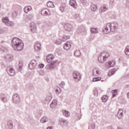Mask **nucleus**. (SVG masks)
Returning <instances> with one entry per match:
<instances>
[{
  "mask_svg": "<svg viewBox=\"0 0 129 129\" xmlns=\"http://www.w3.org/2000/svg\"><path fill=\"white\" fill-rule=\"evenodd\" d=\"M101 99L103 102H106V101H107V100H108V97L106 95H104L102 96Z\"/></svg>",
  "mask_w": 129,
  "mask_h": 129,
  "instance_id": "473e14b6",
  "label": "nucleus"
},
{
  "mask_svg": "<svg viewBox=\"0 0 129 129\" xmlns=\"http://www.w3.org/2000/svg\"><path fill=\"white\" fill-rule=\"evenodd\" d=\"M60 124L61 126H65V125H67V121H66L64 119H61L59 120Z\"/></svg>",
  "mask_w": 129,
  "mask_h": 129,
  "instance_id": "5701e85b",
  "label": "nucleus"
},
{
  "mask_svg": "<svg viewBox=\"0 0 129 129\" xmlns=\"http://www.w3.org/2000/svg\"><path fill=\"white\" fill-rule=\"evenodd\" d=\"M65 8H66V5L65 3H63L60 5L59 10L61 13H64V12H65Z\"/></svg>",
  "mask_w": 129,
  "mask_h": 129,
  "instance_id": "393cba45",
  "label": "nucleus"
},
{
  "mask_svg": "<svg viewBox=\"0 0 129 129\" xmlns=\"http://www.w3.org/2000/svg\"><path fill=\"white\" fill-rule=\"evenodd\" d=\"M2 50H3V51H4V52H6V51H7V49H4V47H3V48H2Z\"/></svg>",
  "mask_w": 129,
  "mask_h": 129,
  "instance_id": "680f3d73",
  "label": "nucleus"
},
{
  "mask_svg": "<svg viewBox=\"0 0 129 129\" xmlns=\"http://www.w3.org/2000/svg\"><path fill=\"white\" fill-rule=\"evenodd\" d=\"M6 71L10 76H14L15 75V70H14L12 67H7Z\"/></svg>",
  "mask_w": 129,
  "mask_h": 129,
  "instance_id": "0eeeda50",
  "label": "nucleus"
},
{
  "mask_svg": "<svg viewBox=\"0 0 129 129\" xmlns=\"http://www.w3.org/2000/svg\"><path fill=\"white\" fill-rule=\"evenodd\" d=\"M34 18V14L31 13L28 16H27V19H29V20H32V19Z\"/></svg>",
  "mask_w": 129,
  "mask_h": 129,
  "instance_id": "79ce46f5",
  "label": "nucleus"
},
{
  "mask_svg": "<svg viewBox=\"0 0 129 129\" xmlns=\"http://www.w3.org/2000/svg\"><path fill=\"white\" fill-rule=\"evenodd\" d=\"M71 45H72V42L71 41H68L63 46V49L68 51L71 48Z\"/></svg>",
  "mask_w": 129,
  "mask_h": 129,
  "instance_id": "9d476101",
  "label": "nucleus"
},
{
  "mask_svg": "<svg viewBox=\"0 0 129 129\" xmlns=\"http://www.w3.org/2000/svg\"><path fill=\"white\" fill-rule=\"evenodd\" d=\"M117 94H112V97H114Z\"/></svg>",
  "mask_w": 129,
  "mask_h": 129,
  "instance_id": "e2e57ef3",
  "label": "nucleus"
},
{
  "mask_svg": "<svg viewBox=\"0 0 129 129\" xmlns=\"http://www.w3.org/2000/svg\"><path fill=\"white\" fill-rule=\"evenodd\" d=\"M64 29L67 32H71L73 29V27L69 23H66L64 25Z\"/></svg>",
  "mask_w": 129,
  "mask_h": 129,
  "instance_id": "6e6552de",
  "label": "nucleus"
},
{
  "mask_svg": "<svg viewBox=\"0 0 129 129\" xmlns=\"http://www.w3.org/2000/svg\"><path fill=\"white\" fill-rule=\"evenodd\" d=\"M30 26L32 33H36L37 32V25L36 23L32 22L30 24Z\"/></svg>",
  "mask_w": 129,
  "mask_h": 129,
  "instance_id": "9b49d317",
  "label": "nucleus"
},
{
  "mask_svg": "<svg viewBox=\"0 0 129 129\" xmlns=\"http://www.w3.org/2000/svg\"><path fill=\"white\" fill-rule=\"evenodd\" d=\"M93 92H94V95H97V90L93 91Z\"/></svg>",
  "mask_w": 129,
  "mask_h": 129,
  "instance_id": "13d9d810",
  "label": "nucleus"
},
{
  "mask_svg": "<svg viewBox=\"0 0 129 129\" xmlns=\"http://www.w3.org/2000/svg\"><path fill=\"white\" fill-rule=\"evenodd\" d=\"M110 5H113V3H114V0H110Z\"/></svg>",
  "mask_w": 129,
  "mask_h": 129,
  "instance_id": "6e6d98bb",
  "label": "nucleus"
},
{
  "mask_svg": "<svg viewBox=\"0 0 129 129\" xmlns=\"http://www.w3.org/2000/svg\"><path fill=\"white\" fill-rule=\"evenodd\" d=\"M31 10H32V7L31 6L26 7L24 9V13H26V14H28Z\"/></svg>",
  "mask_w": 129,
  "mask_h": 129,
  "instance_id": "c756f323",
  "label": "nucleus"
},
{
  "mask_svg": "<svg viewBox=\"0 0 129 129\" xmlns=\"http://www.w3.org/2000/svg\"><path fill=\"white\" fill-rule=\"evenodd\" d=\"M37 66V61L35 60H31L30 63L29 64L28 67L31 70H33L34 68H36Z\"/></svg>",
  "mask_w": 129,
  "mask_h": 129,
  "instance_id": "1a4fd4ad",
  "label": "nucleus"
},
{
  "mask_svg": "<svg viewBox=\"0 0 129 129\" xmlns=\"http://www.w3.org/2000/svg\"><path fill=\"white\" fill-rule=\"evenodd\" d=\"M49 26H52V24H50L49 25Z\"/></svg>",
  "mask_w": 129,
  "mask_h": 129,
  "instance_id": "338daca9",
  "label": "nucleus"
},
{
  "mask_svg": "<svg viewBox=\"0 0 129 129\" xmlns=\"http://www.w3.org/2000/svg\"><path fill=\"white\" fill-rule=\"evenodd\" d=\"M47 7L48 8H55V5H54V3L52 2L48 1L47 3Z\"/></svg>",
  "mask_w": 129,
  "mask_h": 129,
  "instance_id": "c85d7f7f",
  "label": "nucleus"
},
{
  "mask_svg": "<svg viewBox=\"0 0 129 129\" xmlns=\"http://www.w3.org/2000/svg\"><path fill=\"white\" fill-rule=\"evenodd\" d=\"M55 63H56V61H51V62L48 66V68L49 69H54V68H55Z\"/></svg>",
  "mask_w": 129,
  "mask_h": 129,
  "instance_id": "cd10ccee",
  "label": "nucleus"
},
{
  "mask_svg": "<svg viewBox=\"0 0 129 129\" xmlns=\"http://www.w3.org/2000/svg\"><path fill=\"white\" fill-rule=\"evenodd\" d=\"M115 71H116L115 69H114L111 70L110 72H109V73L108 74V76H111V75H113V74H114V73H115Z\"/></svg>",
  "mask_w": 129,
  "mask_h": 129,
  "instance_id": "e433bc0d",
  "label": "nucleus"
},
{
  "mask_svg": "<svg viewBox=\"0 0 129 129\" xmlns=\"http://www.w3.org/2000/svg\"><path fill=\"white\" fill-rule=\"evenodd\" d=\"M1 43H4V41H2L1 42Z\"/></svg>",
  "mask_w": 129,
  "mask_h": 129,
  "instance_id": "774afa93",
  "label": "nucleus"
},
{
  "mask_svg": "<svg viewBox=\"0 0 129 129\" xmlns=\"http://www.w3.org/2000/svg\"><path fill=\"white\" fill-rule=\"evenodd\" d=\"M101 80V77H97L94 78L93 79V82H95L96 81H99V80Z\"/></svg>",
  "mask_w": 129,
  "mask_h": 129,
  "instance_id": "37998d69",
  "label": "nucleus"
},
{
  "mask_svg": "<svg viewBox=\"0 0 129 129\" xmlns=\"http://www.w3.org/2000/svg\"><path fill=\"white\" fill-rule=\"evenodd\" d=\"M57 100H53L50 104L51 108H55L57 106Z\"/></svg>",
  "mask_w": 129,
  "mask_h": 129,
  "instance_id": "b1692460",
  "label": "nucleus"
},
{
  "mask_svg": "<svg viewBox=\"0 0 129 129\" xmlns=\"http://www.w3.org/2000/svg\"><path fill=\"white\" fill-rule=\"evenodd\" d=\"M100 74L99 69L97 68H95L93 69L92 71V75L93 76H98Z\"/></svg>",
  "mask_w": 129,
  "mask_h": 129,
  "instance_id": "f8f14e48",
  "label": "nucleus"
},
{
  "mask_svg": "<svg viewBox=\"0 0 129 129\" xmlns=\"http://www.w3.org/2000/svg\"><path fill=\"white\" fill-rule=\"evenodd\" d=\"M12 45L15 51H22L24 49V43L22 40L15 37L12 40Z\"/></svg>",
  "mask_w": 129,
  "mask_h": 129,
  "instance_id": "f03ea898",
  "label": "nucleus"
},
{
  "mask_svg": "<svg viewBox=\"0 0 129 129\" xmlns=\"http://www.w3.org/2000/svg\"><path fill=\"white\" fill-rule=\"evenodd\" d=\"M12 17H13V18H17V12H12Z\"/></svg>",
  "mask_w": 129,
  "mask_h": 129,
  "instance_id": "8fccbe9b",
  "label": "nucleus"
},
{
  "mask_svg": "<svg viewBox=\"0 0 129 129\" xmlns=\"http://www.w3.org/2000/svg\"><path fill=\"white\" fill-rule=\"evenodd\" d=\"M1 99H2V101H3V102H4V103H6V102H7V101H8V98H7L6 97H3L1 98Z\"/></svg>",
  "mask_w": 129,
  "mask_h": 129,
  "instance_id": "de8ad7c7",
  "label": "nucleus"
},
{
  "mask_svg": "<svg viewBox=\"0 0 129 129\" xmlns=\"http://www.w3.org/2000/svg\"><path fill=\"white\" fill-rule=\"evenodd\" d=\"M81 3L83 6H86L87 5V1L86 0H81Z\"/></svg>",
  "mask_w": 129,
  "mask_h": 129,
  "instance_id": "a18cd8bd",
  "label": "nucleus"
},
{
  "mask_svg": "<svg viewBox=\"0 0 129 129\" xmlns=\"http://www.w3.org/2000/svg\"><path fill=\"white\" fill-rule=\"evenodd\" d=\"M125 88L126 89H128V90H129V85H125Z\"/></svg>",
  "mask_w": 129,
  "mask_h": 129,
  "instance_id": "4d7b16f0",
  "label": "nucleus"
},
{
  "mask_svg": "<svg viewBox=\"0 0 129 129\" xmlns=\"http://www.w3.org/2000/svg\"><path fill=\"white\" fill-rule=\"evenodd\" d=\"M46 129H53V127L52 126H48L47 127Z\"/></svg>",
  "mask_w": 129,
  "mask_h": 129,
  "instance_id": "bf43d9fd",
  "label": "nucleus"
},
{
  "mask_svg": "<svg viewBox=\"0 0 129 129\" xmlns=\"http://www.w3.org/2000/svg\"><path fill=\"white\" fill-rule=\"evenodd\" d=\"M47 121H49V118L47 116H43L40 119V122L41 123H45V122H47Z\"/></svg>",
  "mask_w": 129,
  "mask_h": 129,
  "instance_id": "a211bd4d",
  "label": "nucleus"
},
{
  "mask_svg": "<svg viewBox=\"0 0 129 129\" xmlns=\"http://www.w3.org/2000/svg\"><path fill=\"white\" fill-rule=\"evenodd\" d=\"M55 89H56L55 92L57 93V94H60V93L62 92V90L59 87H56L55 88Z\"/></svg>",
  "mask_w": 129,
  "mask_h": 129,
  "instance_id": "f704fd0d",
  "label": "nucleus"
},
{
  "mask_svg": "<svg viewBox=\"0 0 129 129\" xmlns=\"http://www.w3.org/2000/svg\"><path fill=\"white\" fill-rule=\"evenodd\" d=\"M2 21L6 26H8V27H14V23L10 21V20H9V18L5 17L2 19Z\"/></svg>",
  "mask_w": 129,
  "mask_h": 129,
  "instance_id": "423d86ee",
  "label": "nucleus"
},
{
  "mask_svg": "<svg viewBox=\"0 0 129 129\" xmlns=\"http://www.w3.org/2000/svg\"><path fill=\"white\" fill-rule=\"evenodd\" d=\"M70 38V37H69V36L63 35V38H62V41L63 42H65V41H66V40H68V39H69Z\"/></svg>",
  "mask_w": 129,
  "mask_h": 129,
  "instance_id": "c03bdc74",
  "label": "nucleus"
},
{
  "mask_svg": "<svg viewBox=\"0 0 129 129\" xmlns=\"http://www.w3.org/2000/svg\"><path fill=\"white\" fill-rule=\"evenodd\" d=\"M53 43L56 45H60L62 43V40H61V39L55 40H54Z\"/></svg>",
  "mask_w": 129,
  "mask_h": 129,
  "instance_id": "72a5a7b5",
  "label": "nucleus"
},
{
  "mask_svg": "<svg viewBox=\"0 0 129 129\" xmlns=\"http://www.w3.org/2000/svg\"><path fill=\"white\" fill-rule=\"evenodd\" d=\"M59 86H60V87H61V88H64V86H65V82H61L59 84Z\"/></svg>",
  "mask_w": 129,
  "mask_h": 129,
  "instance_id": "09e8293b",
  "label": "nucleus"
},
{
  "mask_svg": "<svg viewBox=\"0 0 129 129\" xmlns=\"http://www.w3.org/2000/svg\"><path fill=\"white\" fill-rule=\"evenodd\" d=\"M13 59V55L12 54H7L5 56V60L7 62H11Z\"/></svg>",
  "mask_w": 129,
  "mask_h": 129,
  "instance_id": "f3484780",
  "label": "nucleus"
},
{
  "mask_svg": "<svg viewBox=\"0 0 129 129\" xmlns=\"http://www.w3.org/2000/svg\"><path fill=\"white\" fill-rule=\"evenodd\" d=\"M90 9L91 11H96V9H97V7H96V5L92 4L90 6Z\"/></svg>",
  "mask_w": 129,
  "mask_h": 129,
  "instance_id": "c9c22d12",
  "label": "nucleus"
},
{
  "mask_svg": "<svg viewBox=\"0 0 129 129\" xmlns=\"http://www.w3.org/2000/svg\"><path fill=\"white\" fill-rule=\"evenodd\" d=\"M39 58H40V57H39L38 56H36L37 59H39Z\"/></svg>",
  "mask_w": 129,
  "mask_h": 129,
  "instance_id": "69168bd1",
  "label": "nucleus"
},
{
  "mask_svg": "<svg viewBox=\"0 0 129 129\" xmlns=\"http://www.w3.org/2000/svg\"><path fill=\"white\" fill-rule=\"evenodd\" d=\"M73 76L74 77V80L76 82H78L80 81V79H81V75L78 72H74Z\"/></svg>",
  "mask_w": 129,
  "mask_h": 129,
  "instance_id": "39448f33",
  "label": "nucleus"
},
{
  "mask_svg": "<svg viewBox=\"0 0 129 129\" xmlns=\"http://www.w3.org/2000/svg\"><path fill=\"white\" fill-rule=\"evenodd\" d=\"M70 5L71 7H73L74 9H76V8H77V4L76 2L73 0L70 1Z\"/></svg>",
  "mask_w": 129,
  "mask_h": 129,
  "instance_id": "4be33fe9",
  "label": "nucleus"
},
{
  "mask_svg": "<svg viewBox=\"0 0 129 129\" xmlns=\"http://www.w3.org/2000/svg\"><path fill=\"white\" fill-rule=\"evenodd\" d=\"M125 55H129V45H127L124 50Z\"/></svg>",
  "mask_w": 129,
  "mask_h": 129,
  "instance_id": "58836bf2",
  "label": "nucleus"
},
{
  "mask_svg": "<svg viewBox=\"0 0 129 129\" xmlns=\"http://www.w3.org/2000/svg\"><path fill=\"white\" fill-rule=\"evenodd\" d=\"M80 16L78 14H76L74 15V19H79Z\"/></svg>",
  "mask_w": 129,
  "mask_h": 129,
  "instance_id": "3c124183",
  "label": "nucleus"
},
{
  "mask_svg": "<svg viewBox=\"0 0 129 129\" xmlns=\"http://www.w3.org/2000/svg\"><path fill=\"white\" fill-rule=\"evenodd\" d=\"M12 101L15 104H19L21 102V98L20 95L18 93L14 94L12 96Z\"/></svg>",
  "mask_w": 129,
  "mask_h": 129,
  "instance_id": "20e7f679",
  "label": "nucleus"
},
{
  "mask_svg": "<svg viewBox=\"0 0 129 129\" xmlns=\"http://www.w3.org/2000/svg\"><path fill=\"white\" fill-rule=\"evenodd\" d=\"M45 74V73L43 71H40L39 72V75H41V76H43Z\"/></svg>",
  "mask_w": 129,
  "mask_h": 129,
  "instance_id": "864d4df0",
  "label": "nucleus"
},
{
  "mask_svg": "<svg viewBox=\"0 0 129 129\" xmlns=\"http://www.w3.org/2000/svg\"><path fill=\"white\" fill-rule=\"evenodd\" d=\"M108 10V7H107V5H104L102 6V7L100 8V13H102L103 12H106L107 10Z\"/></svg>",
  "mask_w": 129,
  "mask_h": 129,
  "instance_id": "2eb2a0df",
  "label": "nucleus"
},
{
  "mask_svg": "<svg viewBox=\"0 0 129 129\" xmlns=\"http://www.w3.org/2000/svg\"><path fill=\"white\" fill-rule=\"evenodd\" d=\"M126 96L128 98H129V92L127 93Z\"/></svg>",
  "mask_w": 129,
  "mask_h": 129,
  "instance_id": "0e129e2a",
  "label": "nucleus"
},
{
  "mask_svg": "<svg viewBox=\"0 0 129 129\" xmlns=\"http://www.w3.org/2000/svg\"><path fill=\"white\" fill-rule=\"evenodd\" d=\"M75 56H76V57H79V56H80V55H81V52H80V50H76L75 52Z\"/></svg>",
  "mask_w": 129,
  "mask_h": 129,
  "instance_id": "4c0bfd02",
  "label": "nucleus"
},
{
  "mask_svg": "<svg viewBox=\"0 0 129 129\" xmlns=\"http://www.w3.org/2000/svg\"><path fill=\"white\" fill-rule=\"evenodd\" d=\"M115 65V61H110L106 63V66L108 68H110V67H113Z\"/></svg>",
  "mask_w": 129,
  "mask_h": 129,
  "instance_id": "dca6fc26",
  "label": "nucleus"
},
{
  "mask_svg": "<svg viewBox=\"0 0 129 129\" xmlns=\"http://www.w3.org/2000/svg\"><path fill=\"white\" fill-rule=\"evenodd\" d=\"M34 49L35 52H40L41 51V43H36L34 45Z\"/></svg>",
  "mask_w": 129,
  "mask_h": 129,
  "instance_id": "ddd939ff",
  "label": "nucleus"
},
{
  "mask_svg": "<svg viewBox=\"0 0 129 129\" xmlns=\"http://www.w3.org/2000/svg\"><path fill=\"white\" fill-rule=\"evenodd\" d=\"M7 28L1 29H0V34H4L5 32H7Z\"/></svg>",
  "mask_w": 129,
  "mask_h": 129,
  "instance_id": "49530a36",
  "label": "nucleus"
},
{
  "mask_svg": "<svg viewBox=\"0 0 129 129\" xmlns=\"http://www.w3.org/2000/svg\"><path fill=\"white\" fill-rule=\"evenodd\" d=\"M112 93L114 94H117V90H113L112 91Z\"/></svg>",
  "mask_w": 129,
  "mask_h": 129,
  "instance_id": "603ef678",
  "label": "nucleus"
},
{
  "mask_svg": "<svg viewBox=\"0 0 129 129\" xmlns=\"http://www.w3.org/2000/svg\"><path fill=\"white\" fill-rule=\"evenodd\" d=\"M19 68L20 70H22V68H23V61L22 60L19 61Z\"/></svg>",
  "mask_w": 129,
  "mask_h": 129,
  "instance_id": "a19ab883",
  "label": "nucleus"
},
{
  "mask_svg": "<svg viewBox=\"0 0 129 129\" xmlns=\"http://www.w3.org/2000/svg\"><path fill=\"white\" fill-rule=\"evenodd\" d=\"M41 14L42 16H49L50 11L48 9H43L41 12Z\"/></svg>",
  "mask_w": 129,
  "mask_h": 129,
  "instance_id": "4468645a",
  "label": "nucleus"
},
{
  "mask_svg": "<svg viewBox=\"0 0 129 129\" xmlns=\"http://www.w3.org/2000/svg\"><path fill=\"white\" fill-rule=\"evenodd\" d=\"M38 66H39V68H44V65L43 63H41V64H39Z\"/></svg>",
  "mask_w": 129,
  "mask_h": 129,
  "instance_id": "5fc2aeb1",
  "label": "nucleus"
},
{
  "mask_svg": "<svg viewBox=\"0 0 129 129\" xmlns=\"http://www.w3.org/2000/svg\"><path fill=\"white\" fill-rule=\"evenodd\" d=\"M63 115L66 116V117H68L69 115H70V112L67 110H63L62 111Z\"/></svg>",
  "mask_w": 129,
  "mask_h": 129,
  "instance_id": "2f4dec72",
  "label": "nucleus"
},
{
  "mask_svg": "<svg viewBox=\"0 0 129 129\" xmlns=\"http://www.w3.org/2000/svg\"><path fill=\"white\" fill-rule=\"evenodd\" d=\"M52 100V94L49 93L45 98V100L47 102V103H49L50 100Z\"/></svg>",
  "mask_w": 129,
  "mask_h": 129,
  "instance_id": "6ab92c4d",
  "label": "nucleus"
},
{
  "mask_svg": "<svg viewBox=\"0 0 129 129\" xmlns=\"http://www.w3.org/2000/svg\"><path fill=\"white\" fill-rule=\"evenodd\" d=\"M85 31V28L83 26L80 27L77 30V33L78 34H83Z\"/></svg>",
  "mask_w": 129,
  "mask_h": 129,
  "instance_id": "aec40b11",
  "label": "nucleus"
},
{
  "mask_svg": "<svg viewBox=\"0 0 129 129\" xmlns=\"http://www.w3.org/2000/svg\"><path fill=\"white\" fill-rule=\"evenodd\" d=\"M109 57V53L107 51L101 52L98 56V61L99 63H104L106 60V58Z\"/></svg>",
  "mask_w": 129,
  "mask_h": 129,
  "instance_id": "7ed1b4c3",
  "label": "nucleus"
},
{
  "mask_svg": "<svg viewBox=\"0 0 129 129\" xmlns=\"http://www.w3.org/2000/svg\"><path fill=\"white\" fill-rule=\"evenodd\" d=\"M7 125L10 129H12L14 127V125L13 124V121L8 120L7 122Z\"/></svg>",
  "mask_w": 129,
  "mask_h": 129,
  "instance_id": "bb28decb",
  "label": "nucleus"
},
{
  "mask_svg": "<svg viewBox=\"0 0 129 129\" xmlns=\"http://www.w3.org/2000/svg\"><path fill=\"white\" fill-rule=\"evenodd\" d=\"M123 115V113H122V109H119L117 114V117H118V118H121Z\"/></svg>",
  "mask_w": 129,
  "mask_h": 129,
  "instance_id": "a878e982",
  "label": "nucleus"
},
{
  "mask_svg": "<svg viewBox=\"0 0 129 129\" xmlns=\"http://www.w3.org/2000/svg\"><path fill=\"white\" fill-rule=\"evenodd\" d=\"M89 129H95V124L94 122L91 123L90 126L89 127Z\"/></svg>",
  "mask_w": 129,
  "mask_h": 129,
  "instance_id": "ea45409f",
  "label": "nucleus"
},
{
  "mask_svg": "<svg viewBox=\"0 0 129 129\" xmlns=\"http://www.w3.org/2000/svg\"><path fill=\"white\" fill-rule=\"evenodd\" d=\"M126 5H127V6H128V7H129V0H127Z\"/></svg>",
  "mask_w": 129,
  "mask_h": 129,
  "instance_id": "052dcab7",
  "label": "nucleus"
},
{
  "mask_svg": "<svg viewBox=\"0 0 129 129\" xmlns=\"http://www.w3.org/2000/svg\"><path fill=\"white\" fill-rule=\"evenodd\" d=\"M118 27V24L116 22H114L112 23H107L106 26H104L103 28L102 33L103 34H109L112 32H115L117 30V27Z\"/></svg>",
  "mask_w": 129,
  "mask_h": 129,
  "instance_id": "f257e3e1",
  "label": "nucleus"
},
{
  "mask_svg": "<svg viewBox=\"0 0 129 129\" xmlns=\"http://www.w3.org/2000/svg\"><path fill=\"white\" fill-rule=\"evenodd\" d=\"M53 59H54V55L51 54H49L46 57V60L48 63H50V62H51Z\"/></svg>",
  "mask_w": 129,
  "mask_h": 129,
  "instance_id": "412c9836",
  "label": "nucleus"
},
{
  "mask_svg": "<svg viewBox=\"0 0 129 129\" xmlns=\"http://www.w3.org/2000/svg\"><path fill=\"white\" fill-rule=\"evenodd\" d=\"M92 34H97L98 33V29L97 28H92L91 29Z\"/></svg>",
  "mask_w": 129,
  "mask_h": 129,
  "instance_id": "7c9ffc66",
  "label": "nucleus"
}]
</instances>
